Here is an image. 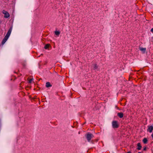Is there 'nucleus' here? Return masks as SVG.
<instances>
[{
  "instance_id": "19",
  "label": "nucleus",
  "mask_w": 153,
  "mask_h": 153,
  "mask_svg": "<svg viewBox=\"0 0 153 153\" xmlns=\"http://www.w3.org/2000/svg\"><path fill=\"white\" fill-rule=\"evenodd\" d=\"M152 137L153 138V133L152 134Z\"/></svg>"
},
{
  "instance_id": "10",
  "label": "nucleus",
  "mask_w": 153,
  "mask_h": 153,
  "mask_svg": "<svg viewBox=\"0 0 153 153\" xmlns=\"http://www.w3.org/2000/svg\"><path fill=\"white\" fill-rule=\"evenodd\" d=\"M137 146L138 147L137 148V149L140 150L142 147L141 146L140 143H138L137 144Z\"/></svg>"
},
{
  "instance_id": "4",
  "label": "nucleus",
  "mask_w": 153,
  "mask_h": 153,
  "mask_svg": "<svg viewBox=\"0 0 153 153\" xmlns=\"http://www.w3.org/2000/svg\"><path fill=\"white\" fill-rule=\"evenodd\" d=\"M93 135L91 134H88L87 135V138L88 141H89L91 140Z\"/></svg>"
},
{
  "instance_id": "14",
  "label": "nucleus",
  "mask_w": 153,
  "mask_h": 153,
  "mask_svg": "<svg viewBox=\"0 0 153 153\" xmlns=\"http://www.w3.org/2000/svg\"><path fill=\"white\" fill-rule=\"evenodd\" d=\"M49 46V45H46L44 47V48L45 49H47L48 48Z\"/></svg>"
},
{
  "instance_id": "6",
  "label": "nucleus",
  "mask_w": 153,
  "mask_h": 153,
  "mask_svg": "<svg viewBox=\"0 0 153 153\" xmlns=\"http://www.w3.org/2000/svg\"><path fill=\"white\" fill-rule=\"evenodd\" d=\"M153 130V126H149L148 129V131H149L150 133L152 132Z\"/></svg>"
},
{
  "instance_id": "11",
  "label": "nucleus",
  "mask_w": 153,
  "mask_h": 153,
  "mask_svg": "<svg viewBox=\"0 0 153 153\" xmlns=\"http://www.w3.org/2000/svg\"><path fill=\"white\" fill-rule=\"evenodd\" d=\"M27 80L29 81V82L30 83H31L32 81L33 80V78H32L31 79H30L29 78H28L27 79Z\"/></svg>"
},
{
  "instance_id": "13",
  "label": "nucleus",
  "mask_w": 153,
  "mask_h": 153,
  "mask_svg": "<svg viewBox=\"0 0 153 153\" xmlns=\"http://www.w3.org/2000/svg\"><path fill=\"white\" fill-rule=\"evenodd\" d=\"M55 34L57 36H59L60 34V32L59 31H56L55 32Z\"/></svg>"
},
{
  "instance_id": "2",
  "label": "nucleus",
  "mask_w": 153,
  "mask_h": 153,
  "mask_svg": "<svg viewBox=\"0 0 153 153\" xmlns=\"http://www.w3.org/2000/svg\"><path fill=\"white\" fill-rule=\"evenodd\" d=\"M112 126L113 128H117L119 126L117 122L116 121H114L112 122Z\"/></svg>"
},
{
  "instance_id": "12",
  "label": "nucleus",
  "mask_w": 153,
  "mask_h": 153,
  "mask_svg": "<svg viewBox=\"0 0 153 153\" xmlns=\"http://www.w3.org/2000/svg\"><path fill=\"white\" fill-rule=\"evenodd\" d=\"M147 141L148 140L146 138H144L143 140V142L145 144L147 143Z\"/></svg>"
},
{
  "instance_id": "15",
  "label": "nucleus",
  "mask_w": 153,
  "mask_h": 153,
  "mask_svg": "<svg viewBox=\"0 0 153 153\" xmlns=\"http://www.w3.org/2000/svg\"><path fill=\"white\" fill-rule=\"evenodd\" d=\"M53 76H58V74H57L56 72H55L54 73Z\"/></svg>"
},
{
  "instance_id": "20",
  "label": "nucleus",
  "mask_w": 153,
  "mask_h": 153,
  "mask_svg": "<svg viewBox=\"0 0 153 153\" xmlns=\"http://www.w3.org/2000/svg\"><path fill=\"white\" fill-rule=\"evenodd\" d=\"M138 153H141V152H138Z\"/></svg>"
},
{
  "instance_id": "17",
  "label": "nucleus",
  "mask_w": 153,
  "mask_h": 153,
  "mask_svg": "<svg viewBox=\"0 0 153 153\" xmlns=\"http://www.w3.org/2000/svg\"><path fill=\"white\" fill-rule=\"evenodd\" d=\"M146 147L144 148V150H146Z\"/></svg>"
},
{
  "instance_id": "9",
  "label": "nucleus",
  "mask_w": 153,
  "mask_h": 153,
  "mask_svg": "<svg viewBox=\"0 0 153 153\" xmlns=\"http://www.w3.org/2000/svg\"><path fill=\"white\" fill-rule=\"evenodd\" d=\"M117 114L118 116L120 118H122L123 116V114L122 113H119Z\"/></svg>"
},
{
  "instance_id": "3",
  "label": "nucleus",
  "mask_w": 153,
  "mask_h": 153,
  "mask_svg": "<svg viewBox=\"0 0 153 153\" xmlns=\"http://www.w3.org/2000/svg\"><path fill=\"white\" fill-rule=\"evenodd\" d=\"M3 14L4 15V17L7 18L10 16V15L8 13L4 10H3L2 12Z\"/></svg>"
},
{
  "instance_id": "1",
  "label": "nucleus",
  "mask_w": 153,
  "mask_h": 153,
  "mask_svg": "<svg viewBox=\"0 0 153 153\" xmlns=\"http://www.w3.org/2000/svg\"><path fill=\"white\" fill-rule=\"evenodd\" d=\"M12 27H10V28L8 30V31L7 33L4 38L2 42V45L4 44L6 42V41L7 40V39L9 38V37L10 36L11 33L12 32Z\"/></svg>"
},
{
  "instance_id": "16",
  "label": "nucleus",
  "mask_w": 153,
  "mask_h": 153,
  "mask_svg": "<svg viewBox=\"0 0 153 153\" xmlns=\"http://www.w3.org/2000/svg\"><path fill=\"white\" fill-rule=\"evenodd\" d=\"M151 32L153 33V28H152L151 30Z\"/></svg>"
},
{
  "instance_id": "5",
  "label": "nucleus",
  "mask_w": 153,
  "mask_h": 153,
  "mask_svg": "<svg viewBox=\"0 0 153 153\" xmlns=\"http://www.w3.org/2000/svg\"><path fill=\"white\" fill-rule=\"evenodd\" d=\"M139 49L143 53H145L146 50V48L140 47Z\"/></svg>"
},
{
  "instance_id": "18",
  "label": "nucleus",
  "mask_w": 153,
  "mask_h": 153,
  "mask_svg": "<svg viewBox=\"0 0 153 153\" xmlns=\"http://www.w3.org/2000/svg\"><path fill=\"white\" fill-rule=\"evenodd\" d=\"M127 153H131V152L130 151L128 152H127Z\"/></svg>"
},
{
  "instance_id": "7",
  "label": "nucleus",
  "mask_w": 153,
  "mask_h": 153,
  "mask_svg": "<svg viewBox=\"0 0 153 153\" xmlns=\"http://www.w3.org/2000/svg\"><path fill=\"white\" fill-rule=\"evenodd\" d=\"M93 69L95 71H98L99 70V68H98V66L96 64H94L93 65Z\"/></svg>"
},
{
  "instance_id": "8",
  "label": "nucleus",
  "mask_w": 153,
  "mask_h": 153,
  "mask_svg": "<svg viewBox=\"0 0 153 153\" xmlns=\"http://www.w3.org/2000/svg\"><path fill=\"white\" fill-rule=\"evenodd\" d=\"M46 86L48 88L50 87H51V85L50 84L49 82H48L46 83Z\"/></svg>"
},
{
  "instance_id": "21",
  "label": "nucleus",
  "mask_w": 153,
  "mask_h": 153,
  "mask_svg": "<svg viewBox=\"0 0 153 153\" xmlns=\"http://www.w3.org/2000/svg\"><path fill=\"white\" fill-rule=\"evenodd\" d=\"M60 76L62 77V76Z\"/></svg>"
}]
</instances>
